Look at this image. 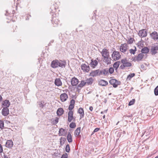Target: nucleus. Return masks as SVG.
Masks as SVG:
<instances>
[{
  "instance_id": "53",
  "label": "nucleus",
  "mask_w": 158,
  "mask_h": 158,
  "mask_svg": "<svg viewBox=\"0 0 158 158\" xmlns=\"http://www.w3.org/2000/svg\"><path fill=\"white\" fill-rule=\"evenodd\" d=\"M149 134V132H147L146 133V131L144 132V133L143 134V135H144L145 134L146 136H147Z\"/></svg>"
},
{
  "instance_id": "45",
  "label": "nucleus",
  "mask_w": 158,
  "mask_h": 158,
  "mask_svg": "<svg viewBox=\"0 0 158 158\" xmlns=\"http://www.w3.org/2000/svg\"><path fill=\"white\" fill-rule=\"evenodd\" d=\"M68 154L65 153L62 155L61 158H68Z\"/></svg>"
},
{
  "instance_id": "12",
  "label": "nucleus",
  "mask_w": 158,
  "mask_h": 158,
  "mask_svg": "<svg viewBox=\"0 0 158 158\" xmlns=\"http://www.w3.org/2000/svg\"><path fill=\"white\" fill-rule=\"evenodd\" d=\"M144 56V55L142 53H140L136 57H135L133 60L134 61H140L143 58Z\"/></svg>"
},
{
  "instance_id": "21",
  "label": "nucleus",
  "mask_w": 158,
  "mask_h": 158,
  "mask_svg": "<svg viewBox=\"0 0 158 158\" xmlns=\"http://www.w3.org/2000/svg\"><path fill=\"white\" fill-rule=\"evenodd\" d=\"M78 113L80 114V119L84 117V113L83 109L80 107L79 109Z\"/></svg>"
},
{
  "instance_id": "23",
  "label": "nucleus",
  "mask_w": 158,
  "mask_h": 158,
  "mask_svg": "<svg viewBox=\"0 0 158 158\" xmlns=\"http://www.w3.org/2000/svg\"><path fill=\"white\" fill-rule=\"evenodd\" d=\"M13 145V142L11 140H8L6 143V147L8 148H11Z\"/></svg>"
},
{
  "instance_id": "60",
  "label": "nucleus",
  "mask_w": 158,
  "mask_h": 158,
  "mask_svg": "<svg viewBox=\"0 0 158 158\" xmlns=\"http://www.w3.org/2000/svg\"><path fill=\"white\" fill-rule=\"evenodd\" d=\"M101 114H103V111H102V112H101Z\"/></svg>"
},
{
  "instance_id": "63",
  "label": "nucleus",
  "mask_w": 158,
  "mask_h": 158,
  "mask_svg": "<svg viewBox=\"0 0 158 158\" xmlns=\"http://www.w3.org/2000/svg\"><path fill=\"white\" fill-rule=\"evenodd\" d=\"M143 66V65H141V68H142V66Z\"/></svg>"
},
{
  "instance_id": "22",
  "label": "nucleus",
  "mask_w": 158,
  "mask_h": 158,
  "mask_svg": "<svg viewBox=\"0 0 158 158\" xmlns=\"http://www.w3.org/2000/svg\"><path fill=\"white\" fill-rule=\"evenodd\" d=\"M99 69L96 70L94 71H92L90 73V75L92 77L99 76Z\"/></svg>"
},
{
  "instance_id": "28",
  "label": "nucleus",
  "mask_w": 158,
  "mask_h": 158,
  "mask_svg": "<svg viewBox=\"0 0 158 158\" xmlns=\"http://www.w3.org/2000/svg\"><path fill=\"white\" fill-rule=\"evenodd\" d=\"M149 51V49L147 47H144L141 50V52L142 53H148Z\"/></svg>"
},
{
  "instance_id": "4",
  "label": "nucleus",
  "mask_w": 158,
  "mask_h": 158,
  "mask_svg": "<svg viewBox=\"0 0 158 158\" xmlns=\"http://www.w3.org/2000/svg\"><path fill=\"white\" fill-rule=\"evenodd\" d=\"M88 63V65L85 64H82L81 65V69L84 71L86 72H88L90 70V67Z\"/></svg>"
},
{
  "instance_id": "29",
  "label": "nucleus",
  "mask_w": 158,
  "mask_h": 158,
  "mask_svg": "<svg viewBox=\"0 0 158 158\" xmlns=\"http://www.w3.org/2000/svg\"><path fill=\"white\" fill-rule=\"evenodd\" d=\"M81 127H78L75 131L74 135L76 136H78L81 132Z\"/></svg>"
},
{
  "instance_id": "2",
  "label": "nucleus",
  "mask_w": 158,
  "mask_h": 158,
  "mask_svg": "<svg viewBox=\"0 0 158 158\" xmlns=\"http://www.w3.org/2000/svg\"><path fill=\"white\" fill-rule=\"evenodd\" d=\"M110 83L113 85V87L116 88L117 87L118 85H120L121 84V82L115 79H111L109 81Z\"/></svg>"
},
{
  "instance_id": "54",
  "label": "nucleus",
  "mask_w": 158,
  "mask_h": 158,
  "mask_svg": "<svg viewBox=\"0 0 158 158\" xmlns=\"http://www.w3.org/2000/svg\"><path fill=\"white\" fill-rule=\"evenodd\" d=\"M93 110V107L92 106H90L89 107V110L91 111H92Z\"/></svg>"
},
{
  "instance_id": "6",
  "label": "nucleus",
  "mask_w": 158,
  "mask_h": 158,
  "mask_svg": "<svg viewBox=\"0 0 158 158\" xmlns=\"http://www.w3.org/2000/svg\"><path fill=\"white\" fill-rule=\"evenodd\" d=\"M59 63V60H53L51 64V66L54 69H55L58 67V64Z\"/></svg>"
},
{
  "instance_id": "47",
  "label": "nucleus",
  "mask_w": 158,
  "mask_h": 158,
  "mask_svg": "<svg viewBox=\"0 0 158 158\" xmlns=\"http://www.w3.org/2000/svg\"><path fill=\"white\" fill-rule=\"evenodd\" d=\"M100 130V128H96L94 130V131L92 132V134H94V133Z\"/></svg>"
},
{
  "instance_id": "64",
  "label": "nucleus",
  "mask_w": 158,
  "mask_h": 158,
  "mask_svg": "<svg viewBox=\"0 0 158 158\" xmlns=\"http://www.w3.org/2000/svg\"><path fill=\"white\" fill-rule=\"evenodd\" d=\"M119 122H118V123H117L116 125H117L118 124V123H119Z\"/></svg>"
},
{
  "instance_id": "15",
  "label": "nucleus",
  "mask_w": 158,
  "mask_h": 158,
  "mask_svg": "<svg viewBox=\"0 0 158 158\" xmlns=\"http://www.w3.org/2000/svg\"><path fill=\"white\" fill-rule=\"evenodd\" d=\"M66 64V62L65 60H59L58 67H60L61 68H64Z\"/></svg>"
},
{
  "instance_id": "52",
  "label": "nucleus",
  "mask_w": 158,
  "mask_h": 158,
  "mask_svg": "<svg viewBox=\"0 0 158 158\" xmlns=\"http://www.w3.org/2000/svg\"><path fill=\"white\" fill-rule=\"evenodd\" d=\"M137 44L138 45V46H141V45H143V44H142V42L141 41H139V42Z\"/></svg>"
},
{
  "instance_id": "61",
  "label": "nucleus",
  "mask_w": 158,
  "mask_h": 158,
  "mask_svg": "<svg viewBox=\"0 0 158 158\" xmlns=\"http://www.w3.org/2000/svg\"><path fill=\"white\" fill-rule=\"evenodd\" d=\"M155 158H158V156L156 157Z\"/></svg>"
},
{
  "instance_id": "8",
  "label": "nucleus",
  "mask_w": 158,
  "mask_h": 158,
  "mask_svg": "<svg viewBox=\"0 0 158 158\" xmlns=\"http://www.w3.org/2000/svg\"><path fill=\"white\" fill-rule=\"evenodd\" d=\"M101 53L102 56L104 57V59L106 58V57L109 56V52L106 48H104Z\"/></svg>"
},
{
  "instance_id": "57",
  "label": "nucleus",
  "mask_w": 158,
  "mask_h": 158,
  "mask_svg": "<svg viewBox=\"0 0 158 158\" xmlns=\"http://www.w3.org/2000/svg\"><path fill=\"white\" fill-rule=\"evenodd\" d=\"M127 116L128 117L130 118V117H131L132 116V115H128V116Z\"/></svg>"
},
{
  "instance_id": "50",
  "label": "nucleus",
  "mask_w": 158,
  "mask_h": 158,
  "mask_svg": "<svg viewBox=\"0 0 158 158\" xmlns=\"http://www.w3.org/2000/svg\"><path fill=\"white\" fill-rule=\"evenodd\" d=\"M3 151V148L2 145L0 144V153H2Z\"/></svg>"
},
{
  "instance_id": "3",
  "label": "nucleus",
  "mask_w": 158,
  "mask_h": 158,
  "mask_svg": "<svg viewBox=\"0 0 158 158\" xmlns=\"http://www.w3.org/2000/svg\"><path fill=\"white\" fill-rule=\"evenodd\" d=\"M109 74V73L108 72V69L107 68L105 69L102 70H100L99 69V76L104 75V76L107 77Z\"/></svg>"
},
{
  "instance_id": "10",
  "label": "nucleus",
  "mask_w": 158,
  "mask_h": 158,
  "mask_svg": "<svg viewBox=\"0 0 158 158\" xmlns=\"http://www.w3.org/2000/svg\"><path fill=\"white\" fill-rule=\"evenodd\" d=\"M121 62L123 64H124L126 67H131L132 65L131 64L130 62H128L126 59L121 60Z\"/></svg>"
},
{
  "instance_id": "13",
  "label": "nucleus",
  "mask_w": 158,
  "mask_h": 158,
  "mask_svg": "<svg viewBox=\"0 0 158 158\" xmlns=\"http://www.w3.org/2000/svg\"><path fill=\"white\" fill-rule=\"evenodd\" d=\"M71 81L72 85L74 86L77 85L79 81L78 79L77 78L75 77H73L71 79Z\"/></svg>"
},
{
  "instance_id": "32",
  "label": "nucleus",
  "mask_w": 158,
  "mask_h": 158,
  "mask_svg": "<svg viewBox=\"0 0 158 158\" xmlns=\"http://www.w3.org/2000/svg\"><path fill=\"white\" fill-rule=\"evenodd\" d=\"M65 133V130L63 128L60 129L59 131V134L60 136H64Z\"/></svg>"
},
{
  "instance_id": "9",
  "label": "nucleus",
  "mask_w": 158,
  "mask_h": 158,
  "mask_svg": "<svg viewBox=\"0 0 158 158\" xmlns=\"http://www.w3.org/2000/svg\"><path fill=\"white\" fill-rule=\"evenodd\" d=\"M139 35L142 37H145L147 36V32L145 29H143L139 31Z\"/></svg>"
},
{
  "instance_id": "17",
  "label": "nucleus",
  "mask_w": 158,
  "mask_h": 158,
  "mask_svg": "<svg viewBox=\"0 0 158 158\" xmlns=\"http://www.w3.org/2000/svg\"><path fill=\"white\" fill-rule=\"evenodd\" d=\"M73 113L72 110H69L68 113V120L70 122L73 119Z\"/></svg>"
},
{
  "instance_id": "33",
  "label": "nucleus",
  "mask_w": 158,
  "mask_h": 158,
  "mask_svg": "<svg viewBox=\"0 0 158 158\" xmlns=\"http://www.w3.org/2000/svg\"><path fill=\"white\" fill-rule=\"evenodd\" d=\"M66 139L64 138L61 137L60 139V146H62L65 141H66Z\"/></svg>"
},
{
  "instance_id": "51",
  "label": "nucleus",
  "mask_w": 158,
  "mask_h": 158,
  "mask_svg": "<svg viewBox=\"0 0 158 158\" xmlns=\"http://www.w3.org/2000/svg\"><path fill=\"white\" fill-rule=\"evenodd\" d=\"M122 135V132H119L118 133L117 136V137H120Z\"/></svg>"
},
{
  "instance_id": "59",
  "label": "nucleus",
  "mask_w": 158,
  "mask_h": 158,
  "mask_svg": "<svg viewBox=\"0 0 158 158\" xmlns=\"http://www.w3.org/2000/svg\"><path fill=\"white\" fill-rule=\"evenodd\" d=\"M105 115H104L103 116V119H104V118H105Z\"/></svg>"
},
{
  "instance_id": "20",
  "label": "nucleus",
  "mask_w": 158,
  "mask_h": 158,
  "mask_svg": "<svg viewBox=\"0 0 158 158\" xmlns=\"http://www.w3.org/2000/svg\"><path fill=\"white\" fill-rule=\"evenodd\" d=\"M98 84L101 86H105L108 84V83L107 81L101 79L98 81Z\"/></svg>"
},
{
  "instance_id": "34",
  "label": "nucleus",
  "mask_w": 158,
  "mask_h": 158,
  "mask_svg": "<svg viewBox=\"0 0 158 158\" xmlns=\"http://www.w3.org/2000/svg\"><path fill=\"white\" fill-rule=\"evenodd\" d=\"M105 59H106L105 62L107 63V64H111V59L110 57H109V56H108L106 57V58H105Z\"/></svg>"
},
{
  "instance_id": "55",
  "label": "nucleus",
  "mask_w": 158,
  "mask_h": 158,
  "mask_svg": "<svg viewBox=\"0 0 158 158\" xmlns=\"http://www.w3.org/2000/svg\"><path fill=\"white\" fill-rule=\"evenodd\" d=\"M2 100V96L0 95V102Z\"/></svg>"
},
{
  "instance_id": "19",
  "label": "nucleus",
  "mask_w": 158,
  "mask_h": 158,
  "mask_svg": "<svg viewBox=\"0 0 158 158\" xmlns=\"http://www.w3.org/2000/svg\"><path fill=\"white\" fill-rule=\"evenodd\" d=\"M86 84L85 81L84 80H82L81 83L77 85V89L78 92Z\"/></svg>"
},
{
  "instance_id": "14",
  "label": "nucleus",
  "mask_w": 158,
  "mask_h": 158,
  "mask_svg": "<svg viewBox=\"0 0 158 158\" xmlns=\"http://www.w3.org/2000/svg\"><path fill=\"white\" fill-rule=\"evenodd\" d=\"M60 97L62 102H64L68 98V96L66 93H64L60 95Z\"/></svg>"
},
{
  "instance_id": "31",
  "label": "nucleus",
  "mask_w": 158,
  "mask_h": 158,
  "mask_svg": "<svg viewBox=\"0 0 158 158\" xmlns=\"http://www.w3.org/2000/svg\"><path fill=\"white\" fill-rule=\"evenodd\" d=\"M67 139L69 143L72 142L73 140L72 135L70 132H68L67 136Z\"/></svg>"
},
{
  "instance_id": "48",
  "label": "nucleus",
  "mask_w": 158,
  "mask_h": 158,
  "mask_svg": "<svg viewBox=\"0 0 158 158\" xmlns=\"http://www.w3.org/2000/svg\"><path fill=\"white\" fill-rule=\"evenodd\" d=\"M75 103V100L73 99H72L70 102V104H72V105H74Z\"/></svg>"
},
{
  "instance_id": "18",
  "label": "nucleus",
  "mask_w": 158,
  "mask_h": 158,
  "mask_svg": "<svg viewBox=\"0 0 158 158\" xmlns=\"http://www.w3.org/2000/svg\"><path fill=\"white\" fill-rule=\"evenodd\" d=\"M2 114L4 116H7L9 114V110L7 107L3 108L2 110Z\"/></svg>"
},
{
  "instance_id": "37",
  "label": "nucleus",
  "mask_w": 158,
  "mask_h": 158,
  "mask_svg": "<svg viewBox=\"0 0 158 158\" xmlns=\"http://www.w3.org/2000/svg\"><path fill=\"white\" fill-rule=\"evenodd\" d=\"M76 125L75 123L73 122L70 123L69 125V127L71 128H75L76 127Z\"/></svg>"
},
{
  "instance_id": "24",
  "label": "nucleus",
  "mask_w": 158,
  "mask_h": 158,
  "mask_svg": "<svg viewBox=\"0 0 158 158\" xmlns=\"http://www.w3.org/2000/svg\"><path fill=\"white\" fill-rule=\"evenodd\" d=\"M94 81V79L92 77H90L89 78H87L86 80V84L87 85H91L93 83Z\"/></svg>"
},
{
  "instance_id": "62",
  "label": "nucleus",
  "mask_w": 158,
  "mask_h": 158,
  "mask_svg": "<svg viewBox=\"0 0 158 158\" xmlns=\"http://www.w3.org/2000/svg\"><path fill=\"white\" fill-rule=\"evenodd\" d=\"M107 110H105V112H106V111H107Z\"/></svg>"
},
{
  "instance_id": "40",
  "label": "nucleus",
  "mask_w": 158,
  "mask_h": 158,
  "mask_svg": "<svg viewBox=\"0 0 158 158\" xmlns=\"http://www.w3.org/2000/svg\"><path fill=\"white\" fill-rule=\"evenodd\" d=\"M4 127V122L2 120H0V128L2 129Z\"/></svg>"
},
{
  "instance_id": "35",
  "label": "nucleus",
  "mask_w": 158,
  "mask_h": 158,
  "mask_svg": "<svg viewBox=\"0 0 158 158\" xmlns=\"http://www.w3.org/2000/svg\"><path fill=\"white\" fill-rule=\"evenodd\" d=\"M135 75V73H132L129 74L127 76V80H130L131 79L134 77Z\"/></svg>"
},
{
  "instance_id": "16",
  "label": "nucleus",
  "mask_w": 158,
  "mask_h": 158,
  "mask_svg": "<svg viewBox=\"0 0 158 158\" xmlns=\"http://www.w3.org/2000/svg\"><path fill=\"white\" fill-rule=\"evenodd\" d=\"M98 64V62L96 60H94L93 59L91 60V62L89 64L90 66L93 68H95Z\"/></svg>"
},
{
  "instance_id": "43",
  "label": "nucleus",
  "mask_w": 158,
  "mask_h": 158,
  "mask_svg": "<svg viewBox=\"0 0 158 158\" xmlns=\"http://www.w3.org/2000/svg\"><path fill=\"white\" fill-rule=\"evenodd\" d=\"M135 99H133L132 100H131L128 103L129 106H131L133 105L135 102Z\"/></svg>"
},
{
  "instance_id": "30",
  "label": "nucleus",
  "mask_w": 158,
  "mask_h": 158,
  "mask_svg": "<svg viewBox=\"0 0 158 158\" xmlns=\"http://www.w3.org/2000/svg\"><path fill=\"white\" fill-rule=\"evenodd\" d=\"M120 61H118L115 62L113 65V67L115 69V70L117 69L118 68V67L120 64Z\"/></svg>"
},
{
  "instance_id": "38",
  "label": "nucleus",
  "mask_w": 158,
  "mask_h": 158,
  "mask_svg": "<svg viewBox=\"0 0 158 158\" xmlns=\"http://www.w3.org/2000/svg\"><path fill=\"white\" fill-rule=\"evenodd\" d=\"M154 93L155 96L158 95V85L154 89Z\"/></svg>"
},
{
  "instance_id": "11",
  "label": "nucleus",
  "mask_w": 158,
  "mask_h": 158,
  "mask_svg": "<svg viewBox=\"0 0 158 158\" xmlns=\"http://www.w3.org/2000/svg\"><path fill=\"white\" fill-rule=\"evenodd\" d=\"M127 44L124 43L123 44H122L120 47V51L123 52H124L127 51Z\"/></svg>"
},
{
  "instance_id": "49",
  "label": "nucleus",
  "mask_w": 158,
  "mask_h": 158,
  "mask_svg": "<svg viewBox=\"0 0 158 158\" xmlns=\"http://www.w3.org/2000/svg\"><path fill=\"white\" fill-rule=\"evenodd\" d=\"M126 67L124 64H123L120 65V68L122 69H124V68Z\"/></svg>"
},
{
  "instance_id": "41",
  "label": "nucleus",
  "mask_w": 158,
  "mask_h": 158,
  "mask_svg": "<svg viewBox=\"0 0 158 158\" xmlns=\"http://www.w3.org/2000/svg\"><path fill=\"white\" fill-rule=\"evenodd\" d=\"M134 40L133 38L130 37L128 39V40L127 41V43L128 44H131L132 43Z\"/></svg>"
},
{
  "instance_id": "27",
  "label": "nucleus",
  "mask_w": 158,
  "mask_h": 158,
  "mask_svg": "<svg viewBox=\"0 0 158 158\" xmlns=\"http://www.w3.org/2000/svg\"><path fill=\"white\" fill-rule=\"evenodd\" d=\"M2 105L8 108L10 105V102L9 100H5L2 103Z\"/></svg>"
},
{
  "instance_id": "44",
  "label": "nucleus",
  "mask_w": 158,
  "mask_h": 158,
  "mask_svg": "<svg viewBox=\"0 0 158 158\" xmlns=\"http://www.w3.org/2000/svg\"><path fill=\"white\" fill-rule=\"evenodd\" d=\"M74 105L70 104L69 107V110H72L74 108Z\"/></svg>"
},
{
  "instance_id": "46",
  "label": "nucleus",
  "mask_w": 158,
  "mask_h": 158,
  "mask_svg": "<svg viewBox=\"0 0 158 158\" xmlns=\"http://www.w3.org/2000/svg\"><path fill=\"white\" fill-rule=\"evenodd\" d=\"M59 118L58 117L56 118V119L54 120V124H56L58 122Z\"/></svg>"
},
{
  "instance_id": "25",
  "label": "nucleus",
  "mask_w": 158,
  "mask_h": 158,
  "mask_svg": "<svg viewBox=\"0 0 158 158\" xmlns=\"http://www.w3.org/2000/svg\"><path fill=\"white\" fill-rule=\"evenodd\" d=\"M64 110L61 108H60L58 109L57 111V115L60 116L62 115L64 113Z\"/></svg>"
},
{
  "instance_id": "7",
  "label": "nucleus",
  "mask_w": 158,
  "mask_h": 158,
  "mask_svg": "<svg viewBox=\"0 0 158 158\" xmlns=\"http://www.w3.org/2000/svg\"><path fill=\"white\" fill-rule=\"evenodd\" d=\"M150 36L154 40H158V34L157 32L154 31L150 34Z\"/></svg>"
},
{
  "instance_id": "36",
  "label": "nucleus",
  "mask_w": 158,
  "mask_h": 158,
  "mask_svg": "<svg viewBox=\"0 0 158 158\" xmlns=\"http://www.w3.org/2000/svg\"><path fill=\"white\" fill-rule=\"evenodd\" d=\"M135 49H131L129 50V51L131 54H134L135 53V52L136 51V48L135 47H134Z\"/></svg>"
},
{
  "instance_id": "26",
  "label": "nucleus",
  "mask_w": 158,
  "mask_h": 158,
  "mask_svg": "<svg viewBox=\"0 0 158 158\" xmlns=\"http://www.w3.org/2000/svg\"><path fill=\"white\" fill-rule=\"evenodd\" d=\"M55 84L57 86H60L62 84V82L60 78H56L55 79Z\"/></svg>"
},
{
  "instance_id": "1",
  "label": "nucleus",
  "mask_w": 158,
  "mask_h": 158,
  "mask_svg": "<svg viewBox=\"0 0 158 158\" xmlns=\"http://www.w3.org/2000/svg\"><path fill=\"white\" fill-rule=\"evenodd\" d=\"M112 57L114 60H118L121 58V55L119 52L114 51L112 54Z\"/></svg>"
},
{
  "instance_id": "56",
  "label": "nucleus",
  "mask_w": 158,
  "mask_h": 158,
  "mask_svg": "<svg viewBox=\"0 0 158 158\" xmlns=\"http://www.w3.org/2000/svg\"><path fill=\"white\" fill-rule=\"evenodd\" d=\"M122 132V134H123V135H122V136H123V135L124 134H126V132L125 131H123V132Z\"/></svg>"
},
{
  "instance_id": "42",
  "label": "nucleus",
  "mask_w": 158,
  "mask_h": 158,
  "mask_svg": "<svg viewBox=\"0 0 158 158\" xmlns=\"http://www.w3.org/2000/svg\"><path fill=\"white\" fill-rule=\"evenodd\" d=\"M108 73H109L110 74H112L114 72V69L112 67H110L109 69H108Z\"/></svg>"
},
{
  "instance_id": "5",
  "label": "nucleus",
  "mask_w": 158,
  "mask_h": 158,
  "mask_svg": "<svg viewBox=\"0 0 158 158\" xmlns=\"http://www.w3.org/2000/svg\"><path fill=\"white\" fill-rule=\"evenodd\" d=\"M158 50V45L157 46L154 45L152 47L151 49V52L152 55H155L158 52L157 50Z\"/></svg>"
},
{
  "instance_id": "39",
  "label": "nucleus",
  "mask_w": 158,
  "mask_h": 158,
  "mask_svg": "<svg viewBox=\"0 0 158 158\" xmlns=\"http://www.w3.org/2000/svg\"><path fill=\"white\" fill-rule=\"evenodd\" d=\"M65 150L66 152L68 153H69V152L70 151V148L69 145V144H67L66 145L65 148Z\"/></svg>"
},
{
  "instance_id": "58",
  "label": "nucleus",
  "mask_w": 158,
  "mask_h": 158,
  "mask_svg": "<svg viewBox=\"0 0 158 158\" xmlns=\"http://www.w3.org/2000/svg\"><path fill=\"white\" fill-rule=\"evenodd\" d=\"M4 158H8V157L6 156H4Z\"/></svg>"
}]
</instances>
